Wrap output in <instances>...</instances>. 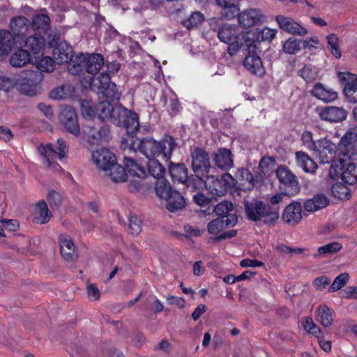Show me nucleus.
I'll list each match as a JSON object with an SVG mask.
<instances>
[{
    "label": "nucleus",
    "instance_id": "c756f323",
    "mask_svg": "<svg viewBox=\"0 0 357 357\" xmlns=\"http://www.w3.org/2000/svg\"><path fill=\"white\" fill-rule=\"evenodd\" d=\"M103 55L99 53L86 54V71L89 74L96 75L104 65Z\"/></svg>",
    "mask_w": 357,
    "mask_h": 357
},
{
    "label": "nucleus",
    "instance_id": "9d476101",
    "mask_svg": "<svg viewBox=\"0 0 357 357\" xmlns=\"http://www.w3.org/2000/svg\"><path fill=\"white\" fill-rule=\"evenodd\" d=\"M205 185L213 196H224L234 185V179L229 173L221 176H206L204 178Z\"/></svg>",
    "mask_w": 357,
    "mask_h": 357
},
{
    "label": "nucleus",
    "instance_id": "e433bc0d",
    "mask_svg": "<svg viewBox=\"0 0 357 357\" xmlns=\"http://www.w3.org/2000/svg\"><path fill=\"white\" fill-rule=\"evenodd\" d=\"M66 63L69 73L73 75H79L84 69L86 70V54L79 53L73 56Z\"/></svg>",
    "mask_w": 357,
    "mask_h": 357
},
{
    "label": "nucleus",
    "instance_id": "79ce46f5",
    "mask_svg": "<svg viewBox=\"0 0 357 357\" xmlns=\"http://www.w3.org/2000/svg\"><path fill=\"white\" fill-rule=\"evenodd\" d=\"M36 208L40 223L45 224L48 222L50 218L52 217V213L48 209L46 202L45 200L39 201L36 204Z\"/></svg>",
    "mask_w": 357,
    "mask_h": 357
},
{
    "label": "nucleus",
    "instance_id": "a878e982",
    "mask_svg": "<svg viewBox=\"0 0 357 357\" xmlns=\"http://www.w3.org/2000/svg\"><path fill=\"white\" fill-rule=\"evenodd\" d=\"M277 22L281 29L296 35L303 36L307 33V29L301 26L298 23L293 19L282 15H278L275 17Z\"/></svg>",
    "mask_w": 357,
    "mask_h": 357
},
{
    "label": "nucleus",
    "instance_id": "393cba45",
    "mask_svg": "<svg viewBox=\"0 0 357 357\" xmlns=\"http://www.w3.org/2000/svg\"><path fill=\"white\" fill-rule=\"evenodd\" d=\"M60 252L62 257L68 261H73L77 258L75 246L70 236L61 234L59 237Z\"/></svg>",
    "mask_w": 357,
    "mask_h": 357
},
{
    "label": "nucleus",
    "instance_id": "b1692460",
    "mask_svg": "<svg viewBox=\"0 0 357 357\" xmlns=\"http://www.w3.org/2000/svg\"><path fill=\"white\" fill-rule=\"evenodd\" d=\"M22 44L28 48L34 57H38L39 54L44 49L45 46V39L40 33H31L30 36H26L24 39Z\"/></svg>",
    "mask_w": 357,
    "mask_h": 357
},
{
    "label": "nucleus",
    "instance_id": "20e7f679",
    "mask_svg": "<svg viewBox=\"0 0 357 357\" xmlns=\"http://www.w3.org/2000/svg\"><path fill=\"white\" fill-rule=\"evenodd\" d=\"M92 158L98 168L104 171L105 174L115 183L125 182L128 176L123 166L116 162L115 154L108 149L102 148L92 153Z\"/></svg>",
    "mask_w": 357,
    "mask_h": 357
},
{
    "label": "nucleus",
    "instance_id": "473e14b6",
    "mask_svg": "<svg viewBox=\"0 0 357 357\" xmlns=\"http://www.w3.org/2000/svg\"><path fill=\"white\" fill-rule=\"evenodd\" d=\"M296 162L306 173H314L318 167L314 160L302 151L296 152Z\"/></svg>",
    "mask_w": 357,
    "mask_h": 357
},
{
    "label": "nucleus",
    "instance_id": "58836bf2",
    "mask_svg": "<svg viewBox=\"0 0 357 357\" xmlns=\"http://www.w3.org/2000/svg\"><path fill=\"white\" fill-rule=\"evenodd\" d=\"M342 248V245L339 242H331L324 245L320 246L317 252L312 255L313 257L317 259L319 257H325L339 252Z\"/></svg>",
    "mask_w": 357,
    "mask_h": 357
},
{
    "label": "nucleus",
    "instance_id": "0eeeda50",
    "mask_svg": "<svg viewBox=\"0 0 357 357\" xmlns=\"http://www.w3.org/2000/svg\"><path fill=\"white\" fill-rule=\"evenodd\" d=\"M328 176L334 180H341L347 185L357 183V165L353 162H346L342 159L333 161L328 170Z\"/></svg>",
    "mask_w": 357,
    "mask_h": 357
},
{
    "label": "nucleus",
    "instance_id": "37998d69",
    "mask_svg": "<svg viewBox=\"0 0 357 357\" xmlns=\"http://www.w3.org/2000/svg\"><path fill=\"white\" fill-rule=\"evenodd\" d=\"M204 20V15L196 11L192 13L189 17L182 20L181 24L188 29H191L201 24Z\"/></svg>",
    "mask_w": 357,
    "mask_h": 357
},
{
    "label": "nucleus",
    "instance_id": "c03bdc74",
    "mask_svg": "<svg viewBox=\"0 0 357 357\" xmlns=\"http://www.w3.org/2000/svg\"><path fill=\"white\" fill-rule=\"evenodd\" d=\"M327 43L331 48V53L336 59H340L341 51L339 47V38L335 33H330L326 36Z\"/></svg>",
    "mask_w": 357,
    "mask_h": 357
},
{
    "label": "nucleus",
    "instance_id": "412c9836",
    "mask_svg": "<svg viewBox=\"0 0 357 357\" xmlns=\"http://www.w3.org/2000/svg\"><path fill=\"white\" fill-rule=\"evenodd\" d=\"M60 120L66 130L75 136L80 133L77 116L72 107L65 108L60 116Z\"/></svg>",
    "mask_w": 357,
    "mask_h": 357
},
{
    "label": "nucleus",
    "instance_id": "ddd939ff",
    "mask_svg": "<svg viewBox=\"0 0 357 357\" xmlns=\"http://www.w3.org/2000/svg\"><path fill=\"white\" fill-rule=\"evenodd\" d=\"M59 35L54 34L48 42V45L53 48V55L58 64L66 63L73 56L72 46L65 40L59 41Z\"/></svg>",
    "mask_w": 357,
    "mask_h": 357
},
{
    "label": "nucleus",
    "instance_id": "f704fd0d",
    "mask_svg": "<svg viewBox=\"0 0 357 357\" xmlns=\"http://www.w3.org/2000/svg\"><path fill=\"white\" fill-rule=\"evenodd\" d=\"M315 318L324 327H329L333 321L332 310L326 305L321 304L315 311Z\"/></svg>",
    "mask_w": 357,
    "mask_h": 357
},
{
    "label": "nucleus",
    "instance_id": "603ef678",
    "mask_svg": "<svg viewBox=\"0 0 357 357\" xmlns=\"http://www.w3.org/2000/svg\"><path fill=\"white\" fill-rule=\"evenodd\" d=\"M47 200L49 203L50 206L53 209H59L61 206L62 199L61 196L59 193L55 190H50L47 196Z\"/></svg>",
    "mask_w": 357,
    "mask_h": 357
},
{
    "label": "nucleus",
    "instance_id": "2f4dec72",
    "mask_svg": "<svg viewBox=\"0 0 357 357\" xmlns=\"http://www.w3.org/2000/svg\"><path fill=\"white\" fill-rule=\"evenodd\" d=\"M86 134L89 142L95 144H99L101 140L108 141L110 136V130L107 126L100 128L89 127Z\"/></svg>",
    "mask_w": 357,
    "mask_h": 357
},
{
    "label": "nucleus",
    "instance_id": "680f3d73",
    "mask_svg": "<svg viewBox=\"0 0 357 357\" xmlns=\"http://www.w3.org/2000/svg\"><path fill=\"white\" fill-rule=\"evenodd\" d=\"M87 294L89 297L94 301H98L100 299V293L96 284H91L87 287Z\"/></svg>",
    "mask_w": 357,
    "mask_h": 357
},
{
    "label": "nucleus",
    "instance_id": "6ab92c4d",
    "mask_svg": "<svg viewBox=\"0 0 357 357\" xmlns=\"http://www.w3.org/2000/svg\"><path fill=\"white\" fill-rule=\"evenodd\" d=\"M316 111L321 120L331 123L342 122L348 115L346 109L336 106L317 107Z\"/></svg>",
    "mask_w": 357,
    "mask_h": 357
},
{
    "label": "nucleus",
    "instance_id": "338daca9",
    "mask_svg": "<svg viewBox=\"0 0 357 357\" xmlns=\"http://www.w3.org/2000/svg\"><path fill=\"white\" fill-rule=\"evenodd\" d=\"M206 311V306L204 304L198 305L192 313V318L194 321H197L200 317Z\"/></svg>",
    "mask_w": 357,
    "mask_h": 357
},
{
    "label": "nucleus",
    "instance_id": "a19ab883",
    "mask_svg": "<svg viewBox=\"0 0 357 357\" xmlns=\"http://www.w3.org/2000/svg\"><path fill=\"white\" fill-rule=\"evenodd\" d=\"M298 75L307 83H311L317 79L318 77V71L315 66L311 64H305L298 70Z\"/></svg>",
    "mask_w": 357,
    "mask_h": 357
},
{
    "label": "nucleus",
    "instance_id": "774afa93",
    "mask_svg": "<svg viewBox=\"0 0 357 357\" xmlns=\"http://www.w3.org/2000/svg\"><path fill=\"white\" fill-rule=\"evenodd\" d=\"M38 108L49 119H50L54 114L52 107L50 105H47L45 103L41 102L38 105Z\"/></svg>",
    "mask_w": 357,
    "mask_h": 357
},
{
    "label": "nucleus",
    "instance_id": "4468645a",
    "mask_svg": "<svg viewBox=\"0 0 357 357\" xmlns=\"http://www.w3.org/2000/svg\"><path fill=\"white\" fill-rule=\"evenodd\" d=\"M244 47H247L248 51L243 61L244 67L251 73L262 77L265 74V68L260 56L256 53L257 44L246 43Z\"/></svg>",
    "mask_w": 357,
    "mask_h": 357
},
{
    "label": "nucleus",
    "instance_id": "69168bd1",
    "mask_svg": "<svg viewBox=\"0 0 357 357\" xmlns=\"http://www.w3.org/2000/svg\"><path fill=\"white\" fill-rule=\"evenodd\" d=\"M193 201L200 206H205L209 203L208 197L200 192H198L193 196Z\"/></svg>",
    "mask_w": 357,
    "mask_h": 357
},
{
    "label": "nucleus",
    "instance_id": "a211bd4d",
    "mask_svg": "<svg viewBox=\"0 0 357 357\" xmlns=\"http://www.w3.org/2000/svg\"><path fill=\"white\" fill-rule=\"evenodd\" d=\"M337 77L344 86L343 93L347 100L357 103V75L349 72H340Z\"/></svg>",
    "mask_w": 357,
    "mask_h": 357
},
{
    "label": "nucleus",
    "instance_id": "864d4df0",
    "mask_svg": "<svg viewBox=\"0 0 357 357\" xmlns=\"http://www.w3.org/2000/svg\"><path fill=\"white\" fill-rule=\"evenodd\" d=\"M303 145L309 150L313 151L317 146V141H314L312 133L310 131L305 130L301 136Z\"/></svg>",
    "mask_w": 357,
    "mask_h": 357
},
{
    "label": "nucleus",
    "instance_id": "6e6552de",
    "mask_svg": "<svg viewBox=\"0 0 357 357\" xmlns=\"http://www.w3.org/2000/svg\"><path fill=\"white\" fill-rule=\"evenodd\" d=\"M218 38L221 42L228 44L227 52L233 56L245 45L244 36L238 33L236 26L223 24L218 29Z\"/></svg>",
    "mask_w": 357,
    "mask_h": 357
},
{
    "label": "nucleus",
    "instance_id": "6e6d98bb",
    "mask_svg": "<svg viewBox=\"0 0 357 357\" xmlns=\"http://www.w3.org/2000/svg\"><path fill=\"white\" fill-rule=\"evenodd\" d=\"M21 92L29 96H34L37 93V89L36 85H29L26 83V79H23L20 84Z\"/></svg>",
    "mask_w": 357,
    "mask_h": 357
},
{
    "label": "nucleus",
    "instance_id": "7c9ffc66",
    "mask_svg": "<svg viewBox=\"0 0 357 357\" xmlns=\"http://www.w3.org/2000/svg\"><path fill=\"white\" fill-rule=\"evenodd\" d=\"M50 18L47 15L38 14L33 16L31 22V32L47 34L50 29Z\"/></svg>",
    "mask_w": 357,
    "mask_h": 357
},
{
    "label": "nucleus",
    "instance_id": "5fc2aeb1",
    "mask_svg": "<svg viewBox=\"0 0 357 357\" xmlns=\"http://www.w3.org/2000/svg\"><path fill=\"white\" fill-rule=\"evenodd\" d=\"M241 176L243 180L248 182V190H251L255 187L256 179L249 169L245 168L242 169L241 172Z\"/></svg>",
    "mask_w": 357,
    "mask_h": 357
},
{
    "label": "nucleus",
    "instance_id": "a18cd8bd",
    "mask_svg": "<svg viewBox=\"0 0 357 357\" xmlns=\"http://www.w3.org/2000/svg\"><path fill=\"white\" fill-rule=\"evenodd\" d=\"M56 62V60L50 56H43L37 61L36 68L42 72H52Z\"/></svg>",
    "mask_w": 357,
    "mask_h": 357
},
{
    "label": "nucleus",
    "instance_id": "e2e57ef3",
    "mask_svg": "<svg viewBox=\"0 0 357 357\" xmlns=\"http://www.w3.org/2000/svg\"><path fill=\"white\" fill-rule=\"evenodd\" d=\"M13 138V134L10 128L6 126H0V139L6 142H10Z\"/></svg>",
    "mask_w": 357,
    "mask_h": 357
},
{
    "label": "nucleus",
    "instance_id": "8fccbe9b",
    "mask_svg": "<svg viewBox=\"0 0 357 357\" xmlns=\"http://www.w3.org/2000/svg\"><path fill=\"white\" fill-rule=\"evenodd\" d=\"M129 232L132 235H137L142 231V220L135 215H130L128 218Z\"/></svg>",
    "mask_w": 357,
    "mask_h": 357
},
{
    "label": "nucleus",
    "instance_id": "5701e85b",
    "mask_svg": "<svg viewBox=\"0 0 357 357\" xmlns=\"http://www.w3.org/2000/svg\"><path fill=\"white\" fill-rule=\"evenodd\" d=\"M282 218L283 220L291 226L298 224L302 219V207L300 202H292L284 208Z\"/></svg>",
    "mask_w": 357,
    "mask_h": 357
},
{
    "label": "nucleus",
    "instance_id": "9b49d317",
    "mask_svg": "<svg viewBox=\"0 0 357 357\" xmlns=\"http://www.w3.org/2000/svg\"><path fill=\"white\" fill-rule=\"evenodd\" d=\"M192 167L196 181H204L211 169L210 159L208 153L202 148L195 147L191 153Z\"/></svg>",
    "mask_w": 357,
    "mask_h": 357
},
{
    "label": "nucleus",
    "instance_id": "2eb2a0df",
    "mask_svg": "<svg viewBox=\"0 0 357 357\" xmlns=\"http://www.w3.org/2000/svg\"><path fill=\"white\" fill-rule=\"evenodd\" d=\"M30 26V20L24 16H17L10 20V32L20 46L22 45V42L26 36L31 33Z\"/></svg>",
    "mask_w": 357,
    "mask_h": 357
},
{
    "label": "nucleus",
    "instance_id": "f8f14e48",
    "mask_svg": "<svg viewBox=\"0 0 357 357\" xmlns=\"http://www.w3.org/2000/svg\"><path fill=\"white\" fill-rule=\"evenodd\" d=\"M38 151L47 162V166L51 167L54 163V159L56 157L62 159L66 156L68 152V146L63 139L59 138L56 148L54 147L52 144L50 143L46 145H40L38 147Z\"/></svg>",
    "mask_w": 357,
    "mask_h": 357
},
{
    "label": "nucleus",
    "instance_id": "1a4fd4ad",
    "mask_svg": "<svg viewBox=\"0 0 357 357\" xmlns=\"http://www.w3.org/2000/svg\"><path fill=\"white\" fill-rule=\"evenodd\" d=\"M280 181V189L285 196H295L301 190L296 176L284 165H280L275 172Z\"/></svg>",
    "mask_w": 357,
    "mask_h": 357
},
{
    "label": "nucleus",
    "instance_id": "cd10ccee",
    "mask_svg": "<svg viewBox=\"0 0 357 357\" xmlns=\"http://www.w3.org/2000/svg\"><path fill=\"white\" fill-rule=\"evenodd\" d=\"M312 96L324 102H330L337 98V93L332 89L326 88L321 83H316L310 91Z\"/></svg>",
    "mask_w": 357,
    "mask_h": 357
},
{
    "label": "nucleus",
    "instance_id": "ea45409f",
    "mask_svg": "<svg viewBox=\"0 0 357 357\" xmlns=\"http://www.w3.org/2000/svg\"><path fill=\"white\" fill-rule=\"evenodd\" d=\"M147 175H151L156 180L165 178L164 174L165 173V168L155 158L149 160L147 163Z\"/></svg>",
    "mask_w": 357,
    "mask_h": 357
},
{
    "label": "nucleus",
    "instance_id": "f3484780",
    "mask_svg": "<svg viewBox=\"0 0 357 357\" xmlns=\"http://www.w3.org/2000/svg\"><path fill=\"white\" fill-rule=\"evenodd\" d=\"M313 151L321 163H330L335 158L337 146L326 138L321 139L317 141V146Z\"/></svg>",
    "mask_w": 357,
    "mask_h": 357
},
{
    "label": "nucleus",
    "instance_id": "13d9d810",
    "mask_svg": "<svg viewBox=\"0 0 357 357\" xmlns=\"http://www.w3.org/2000/svg\"><path fill=\"white\" fill-rule=\"evenodd\" d=\"M340 297L347 299H357V286H349L340 292Z\"/></svg>",
    "mask_w": 357,
    "mask_h": 357
},
{
    "label": "nucleus",
    "instance_id": "c85d7f7f",
    "mask_svg": "<svg viewBox=\"0 0 357 357\" xmlns=\"http://www.w3.org/2000/svg\"><path fill=\"white\" fill-rule=\"evenodd\" d=\"M125 172L138 178H144L147 177V172L144 167L137 162L135 159L125 156L123 158Z\"/></svg>",
    "mask_w": 357,
    "mask_h": 357
},
{
    "label": "nucleus",
    "instance_id": "dca6fc26",
    "mask_svg": "<svg viewBox=\"0 0 357 357\" xmlns=\"http://www.w3.org/2000/svg\"><path fill=\"white\" fill-rule=\"evenodd\" d=\"M169 174L173 181L185 184L188 187L196 188L194 176L188 175V169L183 162L170 161L168 165Z\"/></svg>",
    "mask_w": 357,
    "mask_h": 357
},
{
    "label": "nucleus",
    "instance_id": "09e8293b",
    "mask_svg": "<svg viewBox=\"0 0 357 357\" xmlns=\"http://www.w3.org/2000/svg\"><path fill=\"white\" fill-rule=\"evenodd\" d=\"M234 207L231 202L229 201H223L218 203L214 208V212L218 217H225L231 215ZM225 219V218H224Z\"/></svg>",
    "mask_w": 357,
    "mask_h": 357
},
{
    "label": "nucleus",
    "instance_id": "72a5a7b5",
    "mask_svg": "<svg viewBox=\"0 0 357 357\" xmlns=\"http://www.w3.org/2000/svg\"><path fill=\"white\" fill-rule=\"evenodd\" d=\"M276 35V31L275 29H271L267 27L263 28L261 29H256L252 33V38L251 40L244 39L245 44L247 43H252L256 44V43H260L263 41L271 42L272 39L275 38Z\"/></svg>",
    "mask_w": 357,
    "mask_h": 357
},
{
    "label": "nucleus",
    "instance_id": "4be33fe9",
    "mask_svg": "<svg viewBox=\"0 0 357 357\" xmlns=\"http://www.w3.org/2000/svg\"><path fill=\"white\" fill-rule=\"evenodd\" d=\"M224 217H218L207 225V231L211 234H218L222 230L227 227H234L238 222V217L236 214H231Z\"/></svg>",
    "mask_w": 357,
    "mask_h": 357
},
{
    "label": "nucleus",
    "instance_id": "bb28decb",
    "mask_svg": "<svg viewBox=\"0 0 357 357\" xmlns=\"http://www.w3.org/2000/svg\"><path fill=\"white\" fill-rule=\"evenodd\" d=\"M213 161L219 169L228 171L234 165L233 155L231 151L226 148H220L215 153Z\"/></svg>",
    "mask_w": 357,
    "mask_h": 357
},
{
    "label": "nucleus",
    "instance_id": "7ed1b4c3",
    "mask_svg": "<svg viewBox=\"0 0 357 357\" xmlns=\"http://www.w3.org/2000/svg\"><path fill=\"white\" fill-rule=\"evenodd\" d=\"M239 0H215L216 4L225 10V16L232 19L238 15V23L243 28H249L266 21V16L259 9L251 8L239 13Z\"/></svg>",
    "mask_w": 357,
    "mask_h": 357
},
{
    "label": "nucleus",
    "instance_id": "423d86ee",
    "mask_svg": "<svg viewBox=\"0 0 357 357\" xmlns=\"http://www.w3.org/2000/svg\"><path fill=\"white\" fill-rule=\"evenodd\" d=\"M154 189L157 196L167 202L166 208L169 212H176L185 206L184 197L165 178L156 180Z\"/></svg>",
    "mask_w": 357,
    "mask_h": 357
},
{
    "label": "nucleus",
    "instance_id": "3c124183",
    "mask_svg": "<svg viewBox=\"0 0 357 357\" xmlns=\"http://www.w3.org/2000/svg\"><path fill=\"white\" fill-rule=\"evenodd\" d=\"M70 86L65 85L58 86L51 91L50 97L55 100L66 99L69 96L68 92L70 91Z\"/></svg>",
    "mask_w": 357,
    "mask_h": 357
},
{
    "label": "nucleus",
    "instance_id": "4c0bfd02",
    "mask_svg": "<svg viewBox=\"0 0 357 357\" xmlns=\"http://www.w3.org/2000/svg\"><path fill=\"white\" fill-rule=\"evenodd\" d=\"M31 59V53L26 50L20 48L11 55L9 62L13 67H22L30 63Z\"/></svg>",
    "mask_w": 357,
    "mask_h": 357
},
{
    "label": "nucleus",
    "instance_id": "f257e3e1",
    "mask_svg": "<svg viewBox=\"0 0 357 357\" xmlns=\"http://www.w3.org/2000/svg\"><path fill=\"white\" fill-rule=\"evenodd\" d=\"M90 87L93 91L97 89L101 97L94 105L91 101L83 100L81 102L82 114L84 117L98 118L102 121H109L116 126L121 127L128 121L136 123L137 114L121 105L114 106L121 96L120 87L110 82L108 73H102L98 77H92L90 79Z\"/></svg>",
    "mask_w": 357,
    "mask_h": 357
},
{
    "label": "nucleus",
    "instance_id": "49530a36",
    "mask_svg": "<svg viewBox=\"0 0 357 357\" xmlns=\"http://www.w3.org/2000/svg\"><path fill=\"white\" fill-rule=\"evenodd\" d=\"M302 40L291 37L283 44V51L286 54H295L301 50Z\"/></svg>",
    "mask_w": 357,
    "mask_h": 357
},
{
    "label": "nucleus",
    "instance_id": "39448f33",
    "mask_svg": "<svg viewBox=\"0 0 357 357\" xmlns=\"http://www.w3.org/2000/svg\"><path fill=\"white\" fill-rule=\"evenodd\" d=\"M243 204L246 216L251 221L263 220L266 225H273L279 218L278 207L271 206L258 199L244 200Z\"/></svg>",
    "mask_w": 357,
    "mask_h": 357
},
{
    "label": "nucleus",
    "instance_id": "0e129e2a",
    "mask_svg": "<svg viewBox=\"0 0 357 357\" xmlns=\"http://www.w3.org/2000/svg\"><path fill=\"white\" fill-rule=\"evenodd\" d=\"M240 265L241 267H261L264 266V263L257 259H244L241 261Z\"/></svg>",
    "mask_w": 357,
    "mask_h": 357
},
{
    "label": "nucleus",
    "instance_id": "bf43d9fd",
    "mask_svg": "<svg viewBox=\"0 0 357 357\" xmlns=\"http://www.w3.org/2000/svg\"><path fill=\"white\" fill-rule=\"evenodd\" d=\"M330 284V279L326 276L323 275L319 278H317L313 281V285L317 290L321 291L326 288Z\"/></svg>",
    "mask_w": 357,
    "mask_h": 357
},
{
    "label": "nucleus",
    "instance_id": "c9c22d12",
    "mask_svg": "<svg viewBox=\"0 0 357 357\" xmlns=\"http://www.w3.org/2000/svg\"><path fill=\"white\" fill-rule=\"evenodd\" d=\"M14 44H19L15 41L10 31L8 30H0V56L8 54L11 50Z\"/></svg>",
    "mask_w": 357,
    "mask_h": 357
},
{
    "label": "nucleus",
    "instance_id": "aec40b11",
    "mask_svg": "<svg viewBox=\"0 0 357 357\" xmlns=\"http://www.w3.org/2000/svg\"><path fill=\"white\" fill-rule=\"evenodd\" d=\"M357 141V128H350L341 138L338 144L340 155L349 160L354 159L353 142Z\"/></svg>",
    "mask_w": 357,
    "mask_h": 357
},
{
    "label": "nucleus",
    "instance_id": "052dcab7",
    "mask_svg": "<svg viewBox=\"0 0 357 357\" xmlns=\"http://www.w3.org/2000/svg\"><path fill=\"white\" fill-rule=\"evenodd\" d=\"M316 205L318 206L319 210L328 206L329 200L324 194H319L315 195L313 198Z\"/></svg>",
    "mask_w": 357,
    "mask_h": 357
},
{
    "label": "nucleus",
    "instance_id": "de8ad7c7",
    "mask_svg": "<svg viewBox=\"0 0 357 357\" xmlns=\"http://www.w3.org/2000/svg\"><path fill=\"white\" fill-rule=\"evenodd\" d=\"M349 280V275L347 273H342L337 275L328 289V292H335L346 285Z\"/></svg>",
    "mask_w": 357,
    "mask_h": 357
},
{
    "label": "nucleus",
    "instance_id": "4d7b16f0",
    "mask_svg": "<svg viewBox=\"0 0 357 357\" xmlns=\"http://www.w3.org/2000/svg\"><path fill=\"white\" fill-rule=\"evenodd\" d=\"M274 158L271 156H264L259 162V169L264 174H266L269 169V166L271 165H274Z\"/></svg>",
    "mask_w": 357,
    "mask_h": 357
},
{
    "label": "nucleus",
    "instance_id": "f03ea898",
    "mask_svg": "<svg viewBox=\"0 0 357 357\" xmlns=\"http://www.w3.org/2000/svg\"><path fill=\"white\" fill-rule=\"evenodd\" d=\"M139 126L138 115L136 123L128 121L121 126L126 129V134L121 138V148L134 152L139 151L149 160L161 156L163 160L168 161L178 145L176 139L167 134L159 141L149 136H137L140 132Z\"/></svg>",
    "mask_w": 357,
    "mask_h": 357
}]
</instances>
